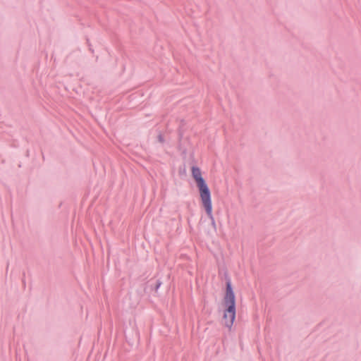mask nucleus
Returning a JSON list of instances; mask_svg holds the SVG:
<instances>
[{"instance_id": "obj_1", "label": "nucleus", "mask_w": 361, "mask_h": 361, "mask_svg": "<svg viewBox=\"0 0 361 361\" xmlns=\"http://www.w3.org/2000/svg\"><path fill=\"white\" fill-rule=\"evenodd\" d=\"M191 172L200 190V196L206 212L209 217H212L211 194L207 183L202 176L201 170L197 166H192Z\"/></svg>"}, {"instance_id": "obj_2", "label": "nucleus", "mask_w": 361, "mask_h": 361, "mask_svg": "<svg viewBox=\"0 0 361 361\" xmlns=\"http://www.w3.org/2000/svg\"><path fill=\"white\" fill-rule=\"evenodd\" d=\"M224 325L231 329L235 319V297L230 282L226 283V294L223 300Z\"/></svg>"}]
</instances>
